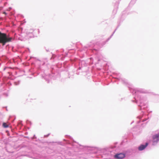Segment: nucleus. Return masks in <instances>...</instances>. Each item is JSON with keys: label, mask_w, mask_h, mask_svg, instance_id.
<instances>
[{"label": "nucleus", "mask_w": 159, "mask_h": 159, "mask_svg": "<svg viewBox=\"0 0 159 159\" xmlns=\"http://www.w3.org/2000/svg\"><path fill=\"white\" fill-rule=\"evenodd\" d=\"M153 143H157L159 140V134L154 135L152 136Z\"/></svg>", "instance_id": "f03ea898"}, {"label": "nucleus", "mask_w": 159, "mask_h": 159, "mask_svg": "<svg viewBox=\"0 0 159 159\" xmlns=\"http://www.w3.org/2000/svg\"><path fill=\"white\" fill-rule=\"evenodd\" d=\"M12 38L7 36L6 34L0 32V43L4 46L5 44L11 41Z\"/></svg>", "instance_id": "f257e3e1"}, {"label": "nucleus", "mask_w": 159, "mask_h": 159, "mask_svg": "<svg viewBox=\"0 0 159 159\" xmlns=\"http://www.w3.org/2000/svg\"><path fill=\"white\" fill-rule=\"evenodd\" d=\"M3 126L5 128H7L8 127V125L5 123H4L3 124Z\"/></svg>", "instance_id": "39448f33"}, {"label": "nucleus", "mask_w": 159, "mask_h": 159, "mask_svg": "<svg viewBox=\"0 0 159 159\" xmlns=\"http://www.w3.org/2000/svg\"><path fill=\"white\" fill-rule=\"evenodd\" d=\"M148 145V143H146L145 145H141L138 148L139 150L140 151L143 150Z\"/></svg>", "instance_id": "20e7f679"}, {"label": "nucleus", "mask_w": 159, "mask_h": 159, "mask_svg": "<svg viewBox=\"0 0 159 159\" xmlns=\"http://www.w3.org/2000/svg\"><path fill=\"white\" fill-rule=\"evenodd\" d=\"M125 157V154L122 153L116 154L114 156L115 158L119 159H122L124 158Z\"/></svg>", "instance_id": "7ed1b4c3"}, {"label": "nucleus", "mask_w": 159, "mask_h": 159, "mask_svg": "<svg viewBox=\"0 0 159 159\" xmlns=\"http://www.w3.org/2000/svg\"><path fill=\"white\" fill-rule=\"evenodd\" d=\"M3 13L4 14H6V13L5 12H4Z\"/></svg>", "instance_id": "423d86ee"}]
</instances>
